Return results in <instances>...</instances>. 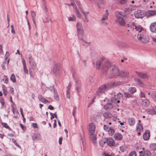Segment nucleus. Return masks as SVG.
Masks as SVG:
<instances>
[{
    "instance_id": "obj_55",
    "label": "nucleus",
    "mask_w": 156,
    "mask_h": 156,
    "mask_svg": "<svg viewBox=\"0 0 156 156\" xmlns=\"http://www.w3.org/2000/svg\"><path fill=\"white\" fill-rule=\"evenodd\" d=\"M76 107H75L73 110L72 114H73V116L74 117L75 116V114L76 112Z\"/></svg>"
},
{
    "instance_id": "obj_17",
    "label": "nucleus",
    "mask_w": 156,
    "mask_h": 156,
    "mask_svg": "<svg viewBox=\"0 0 156 156\" xmlns=\"http://www.w3.org/2000/svg\"><path fill=\"white\" fill-rule=\"evenodd\" d=\"M76 27L77 30V32H81L83 31L82 28V23L78 22L76 24Z\"/></svg>"
},
{
    "instance_id": "obj_16",
    "label": "nucleus",
    "mask_w": 156,
    "mask_h": 156,
    "mask_svg": "<svg viewBox=\"0 0 156 156\" xmlns=\"http://www.w3.org/2000/svg\"><path fill=\"white\" fill-rule=\"evenodd\" d=\"M114 138L119 140H122V136L120 133H115L114 135Z\"/></svg>"
},
{
    "instance_id": "obj_52",
    "label": "nucleus",
    "mask_w": 156,
    "mask_h": 156,
    "mask_svg": "<svg viewBox=\"0 0 156 156\" xmlns=\"http://www.w3.org/2000/svg\"><path fill=\"white\" fill-rule=\"evenodd\" d=\"M81 11V12L83 13L84 17H85V16H86V17H87V15L89 13V12H83V9H82V11Z\"/></svg>"
},
{
    "instance_id": "obj_50",
    "label": "nucleus",
    "mask_w": 156,
    "mask_h": 156,
    "mask_svg": "<svg viewBox=\"0 0 156 156\" xmlns=\"http://www.w3.org/2000/svg\"><path fill=\"white\" fill-rule=\"evenodd\" d=\"M127 1L128 0H120L119 3L121 4H125L127 3Z\"/></svg>"
},
{
    "instance_id": "obj_60",
    "label": "nucleus",
    "mask_w": 156,
    "mask_h": 156,
    "mask_svg": "<svg viewBox=\"0 0 156 156\" xmlns=\"http://www.w3.org/2000/svg\"><path fill=\"white\" fill-rule=\"evenodd\" d=\"M3 94L5 95H6V94L7 93V91L5 90V89H4L2 90Z\"/></svg>"
},
{
    "instance_id": "obj_28",
    "label": "nucleus",
    "mask_w": 156,
    "mask_h": 156,
    "mask_svg": "<svg viewBox=\"0 0 156 156\" xmlns=\"http://www.w3.org/2000/svg\"><path fill=\"white\" fill-rule=\"evenodd\" d=\"M75 2H76L77 5L79 9L82 11V5L81 4L79 0H74Z\"/></svg>"
},
{
    "instance_id": "obj_12",
    "label": "nucleus",
    "mask_w": 156,
    "mask_h": 156,
    "mask_svg": "<svg viewBox=\"0 0 156 156\" xmlns=\"http://www.w3.org/2000/svg\"><path fill=\"white\" fill-rule=\"evenodd\" d=\"M150 136V131L149 130H146L143 135V138L145 140H148Z\"/></svg>"
},
{
    "instance_id": "obj_63",
    "label": "nucleus",
    "mask_w": 156,
    "mask_h": 156,
    "mask_svg": "<svg viewBox=\"0 0 156 156\" xmlns=\"http://www.w3.org/2000/svg\"><path fill=\"white\" fill-rule=\"evenodd\" d=\"M62 137H60L59 139V140H58V142H59V144H62Z\"/></svg>"
},
{
    "instance_id": "obj_15",
    "label": "nucleus",
    "mask_w": 156,
    "mask_h": 156,
    "mask_svg": "<svg viewBox=\"0 0 156 156\" xmlns=\"http://www.w3.org/2000/svg\"><path fill=\"white\" fill-rule=\"evenodd\" d=\"M139 153L142 154L143 156H150L151 153L148 150H146L143 151H140Z\"/></svg>"
},
{
    "instance_id": "obj_1",
    "label": "nucleus",
    "mask_w": 156,
    "mask_h": 156,
    "mask_svg": "<svg viewBox=\"0 0 156 156\" xmlns=\"http://www.w3.org/2000/svg\"><path fill=\"white\" fill-rule=\"evenodd\" d=\"M96 65L98 69H101L105 71H107L108 69H110L111 70L110 71V78L120 75V72L118 67L114 65H111L110 62L108 61L102 60L101 62L100 60H98L96 62Z\"/></svg>"
},
{
    "instance_id": "obj_5",
    "label": "nucleus",
    "mask_w": 156,
    "mask_h": 156,
    "mask_svg": "<svg viewBox=\"0 0 156 156\" xmlns=\"http://www.w3.org/2000/svg\"><path fill=\"white\" fill-rule=\"evenodd\" d=\"M29 60L30 65L31 68L33 70L36 69L37 65L34 58L31 55L29 56Z\"/></svg>"
},
{
    "instance_id": "obj_36",
    "label": "nucleus",
    "mask_w": 156,
    "mask_h": 156,
    "mask_svg": "<svg viewBox=\"0 0 156 156\" xmlns=\"http://www.w3.org/2000/svg\"><path fill=\"white\" fill-rule=\"evenodd\" d=\"M114 97H115L117 99H119L122 97V94L120 93H119L116 94H115Z\"/></svg>"
},
{
    "instance_id": "obj_27",
    "label": "nucleus",
    "mask_w": 156,
    "mask_h": 156,
    "mask_svg": "<svg viewBox=\"0 0 156 156\" xmlns=\"http://www.w3.org/2000/svg\"><path fill=\"white\" fill-rule=\"evenodd\" d=\"M136 89L135 87H130L128 89V91L133 94L136 92Z\"/></svg>"
},
{
    "instance_id": "obj_61",
    "label": "nucleus",
    "mask_w": 156,
    "mask_h": 156,
    "mask_svg": "<svg viewBox=\"0 0 156 156\" xmlns=\"http://www.w3.org/2000/svg\"><path fill=\"white\" fill-rule=\"evenodd\" d=\"M93 81H94V79L92 77L90 78V80H89V83L90 84L92 83Z\"/></svg>"
},
{
    "instance_id": "obj_23",
    "label": "nucleus",
    "mask_w": 156,
    "mask_h": 156,
    "mask_svg": "<svg viewBox=\"0 0 156 156\" xmlns=\"http://www.w3.org/2000/svg\"><path fill=\"white\" fill-rule=\"evenodd\" d=\"M90 140L94 143H96V137L95 135L93 133L92 134H90Z\"/></svg>"
},
{
    "instance_id": "obj_26",
    "label": "nucleus",
    "mask_w": 156,
    "mask_h": 156,
    "mask_svg": "<svg viewBox=\"0 0 156 156\" xmlns=\"http://www.w3.org/2000/svg\"><path fill=\"white\" fill-rule=\"evenodd\" d=\"M143 105L147 107L149 105L150 102L147 99H144L142 101Z\"/></svg>"
},
{
    "instance_id": "obj_31",
    "label": "nucleus",
    "mask_w": 156,
    "mask_h": 156,
    "mask_svg": "<svg viewBox=\"0 0 156 156\" xmlns=\"http://www.w3.org/2000/svg\"><path fill=\"white\" fill-rule=\"evenodd\" d=\"M120 75L124 77H127L129 75V73L126 71L122 72L120 73Z\"/></svg>"
},
{
    "instance_id": "obj_49",
    "label": "nucleus",
    "mask_w": 156,
    "mask_h": 156,
    "mask_svg": "<svg viewBox=\"0 0 156 156\" xmlns=\"http://www.w3.org/2000/svg\"><path fill=\"white\" fill-rule=\"evenodd\" d=\"M54 92L55 93V98L56 100H59V97L58 95L57 94L55 93V90H54Z\"/></svg>"
},
{
    "instance_id": "obj_8",
    "label": "nucleus",
    "mask_w": 156,
    "mask_h": 156,
    "mask_svg": "<svg viewBox=\"0 0 156 156\" xmlns=\"http://www.w3.org/2000/svg\"><path fill=\"white\" fill-rule=\"evenodd\" d=\"M106 143L109 146H113L115 145V142L113 138H107L106 140Z\"/></svg>"
},
{
    "instance_id": "obj_33",
    "label": "nucleus",
    "mask_w": 156,
    "mask_h": 156,
    "mask_svg": "<svg viewBox=\"0 0 156 156\" xmlns=\"http://www.w3.org/2000/svg\"><path fill=\"white\" fill-rule=\"evenodd\" d=\"M136 129L138 131H141L143 130V127L142 125L140 123H138L136 126Z\"/></svg>"
},
{
    "instance_id": "obj_4",
    "label": "nucleus",
    "mask_w": 156,
    "mask_h": 156,
    "mask_svg": "<svg viewBox=\"0 0 156 156\" xmlns=\"http://www.w3.org/2000/svg\"><path fill=\"white\" fill-rule=\"evenodd\" d=\"M107 88L105 85H103L99 87L97 91L96 95L98 96H100L105 93L106 91Z\"/></svg>"
},
{
    "instance_id": "obj_46",
    "label": "nucleus",
    "mask_w": 156,
    "mask_h": 156,
    "mask_svg": "<svg viewBox=\"0 0 156 156\" xmlns=\"http://www.w3.org/2000/svg\"><path fill=\"white\" fill-rule=\"evenodd\" d=\"M120 149L121 151L123 152L124 151L126 150V147L124 146H122L120 147Z\"/></svg>"
},
{
    "instance_id": "obj_2",
    "label": "nucleus",
    "mask_w": 156,
    "mask_h": 156,
    "mask_svg": "<svg viewBox=\"0 0 156 156\" xmlns=\"http://www.w3.org/2000/svg\"><path fill=\"white\" fill-rule=\"evenodd\" d=\"M134 31H137L138 34L137 35H135L133 39L136 40H139L141 42L145 44L148 43L149 41V36L144 32L143 28L140 26H133Z\"/></svg>"
},
{
    "instance_id": "obj_41",
    "label": "nucleus",
    "mask_w": 156,
    "mask_h": 156,
    "mask_svg": "<svg viewBox=\"0 0 156 156\" xmlns=\"http://www.w3.org/2000/svg\"><path fill=\"white\" fill-rule=\"evenodd\" d=\"M124 95L125 97L126 98H129L132 97V96L129 93L127 92H125L124 93Z\"/></svg>"
},
{
    "instance_id": "obj_39",
    "label": "nucleus",
    "mask_w": 156,
    "mask_h": 156,
    "mask_svg": "<svg viewBox=\"0 0 156 156\" xmlns=\"http://www.w3.org/2000/svg\"><path fill=\"white\" fill-rule=\"evenodd\" d=\"M2 125L4 127L9 129L11 130V129L9 126L6 123H2Z\"/></svg>"
},
{
    "instance_id": "obj_40",
    "label": "nucleus",
    "mask_w": 156,
    "mask_h": 156,
    "mask_svg": "<svg viewBox=\"0 0 156 156\" xmlns=\"http://www.w3.org/2000/svg\"><path fill=\"white\" fill-rule=\"evenodd\" d=\"M108 130L109 134L111 135H113L115 133L114 130L112 129H109Z\"/></svg>"
},
{
    "instance_id": "obj_37",
    "label": "nucleus",
    "mask_w": 156,
    "mask_h": 156,
    "mask_svg": "<svg viewBox=\"0 0 156 156\" xmlns=\"http://www.w3.org/2000/svg\"><path fill=\"white\" fill-rule=\"evenodd\" d=\"M147 113L149 114L153 115L155 114L154 108H153L152 109H150L147 111Z\"/></svg>"
},
{
    "instance_id": "obj_57",
    "label": "nucleus",
    "mask_w": 156,
    "mask_h": 156,
    "mask_svg": "<svg viewBox=\"0 0 156 156\" xmlns=\"http://www.w3.org/2000/svg\"><path fill=\"white\" fill-rule=\"evenodd\" d=\"M71 87V85L70 83H69L68 86L67 87V91H69Z\"/></svg>"
},
{
    "instance_id": "obj_19",
    "label": "nucleus",
    "mask_w": 156,
    "mask_h": 156,
    "mask_svg": "<svg viewBox=\"0 0 156 156\" xmlns=\"http://www.w3.org/2000/svg\"><path fill=\"white\" fill-rule=\"evenodd\" d=\"M75 82L76 83V88L77 91L79 92L80 91V82L78 79L75 80Z\"/></svg>"
},
{
    "instance_id": "obj_3",
    "label": "nucleus",
    "mask_w": 156,
    "mask_h": 156,
    "mask_svg": "<svg viewBox=\"0 0 156 156\" xmlns=\"http://www.w3.org/2000/svg\"><path fill=\"white\" fill-rule=\"evenodd\" d=\"M117 21L119 24L121 26H124L126 24L125 21L126 18V15L123 12H119L117 16Z\"/></svg>"
},
{
    "instance_id": "obj_43",
    "label": "nucleus",
    "mask_w": 156,
    "mask_h": 156,
    "mask_svg": "<svg viewBox=\"0 0 156 156\" xmlns=\"http://www.w3.org/2000/svg\"><path fill=\"white\" fill-rule=\"evenodd\" d=\"M128 156H136V154L135 151H133L130 152Z\"/></svg>"
},
{
    "instance_id": "obj_42",
    "label": "nucleus",
    "mask_w": 156,
    "mask_h": 156,
    "mask_svg": "<svg viewBox=\"0 0 156 156\" xmlns=\"http://www.w3.org/2000/svg\"><path fill=\"white\" fill-rule=\"evenodd\" d=\"M121 84V82H115L112 83V85L114 86H116Z\"/></svg>"
},
{
    "instance_id": "obj_9",
    "label": "nucleus",
    "mask_w": 156,
    "mask_h": 156,
    "mask_svg": "<svg viewBox=\"0 0 156 156\" xmlns=\"http://www.w3.org/2000/svg\"><path fill=\"white\" fill-rule=\"evenodd\" d=\"M112 103L113 102L111 101V102L106 104L104 106V108L108 111L111 109L113 107V105Z\"/></svg>"
},
{
    "instance_id": "obj_30",
    "label": "nucleus",
    "mask_w": 156,
    "mask_h": 156,
    "mask_svg": "<svg viewBox=\"0 0 156 156\" xmlns=\"http://www.w3.org/2000/svg\"><path fill=\"white\" fill-rule=\"evenodd\" d=\"M81 43L82 45L85 47H87L89 46L90 45V42H87L85 41L84 40L82 41H81Z\"/></svg>"
},
{
    "instance_id": "obj_47",
    "label": "nucleus",
    "mask_w": 156,
    "mask_h": 156,
    "mask_svg": "<svg viewBox=\"0 0 156 156\" xmlns=\"http://www.w3.org/2000/svg\"><path fill=\"white\" fill-rule=\"evenodd\" d=\"M12 141L15 144V145L19 148H20V147L18 143L16 142V140L15 139H12Z\"/></svg>"
},
{
    "instance_id": "obj_24",
    "label": "nucleus",
    "mask_w": 156,
    "mask_h": 156,
    "mask_svg": "<svg viewBox=\"0 0 156 156\" xmlns=\"http://www.w3.org/2000/svg\"><path fill=\"white\" fill-rule=\"evenodd\" d=\"M32 138L34 140H40L41 139V135L39 134H34Z\"/></svg>"
},
{
    "instance_id": "obj_56",
    "label": "nucleus",
    "mask_w": 156,
    "mask_h": 156,
    "mask_svg": "<svg viewBox=\"0 0 156 156\" xmlns=\"http://www.w3.org/2000/svg\"><path fill=\"white\" fill-rule=\"evenodd\" d=\"M72 6H73V8L75 9V12L79 10L76 4H74L73 5H72Z\"/></svg>"
},
{
    "instance_id": "obj_34",
    "label": "nucleus",
    "mask_w": 156,
    "mask_h": 156,
    "mask_svg": "<svg viewBox=\"0 0 156 156\" xmlns=\"http://www.w3.org/2000/svg\"><path fill=\"white\" fill-rule=\"evenodd\" d=\"M111 101L113 103H116V102H117V103H119L120 102L119 100L118 99H117L115 97H112L111 98Z\"/></svg>"
},
{
    "instance_id": "obj_10",
    "label": "nucleus",
    "mask_w": 156,
    "mask_h": 156,
    "mask_svg": "<svg viewBox=\"0 0 156 156\" xmlns=\"http://www.w3.org/2000/svg\"><path fill=\"white\" fill-rule=\"evenodd\" d=\"M108 15V10H106V13L103 15L102 18L101 19V21L105 25H107V23L104 21L107 20Z\"/></svg>"
},
{
    "instance_id": "obj_64",
    "label": "nucleus",
    "mask_w": 156,
    "mask_h": 156,
    "mask_svg": "<svg viewBox=\"0 0 156 156\" xmlns=\"http://www.w3.org/2000/svg\"><path fill=\"white\" fill-rule=\"evenodd\" d=\"M104 129L106 131H108V126L106 125H104Z\"/></svg>"
},
{
    "instance_id": "obj_51",
    "label": "nucleus",
    "mask_w": 156,
    "mask_h": 156,
    "mask_svg": "<svg viewBox=\"0 0 156 156\" xmlns=\"http://www.w3.org/2000/svg\"><path fill=\"white\" fill-rule=\"evenodd\" d=\"M140 96L141 98H145V95L144 93L143 92L140 91Z\"/></svg>"
},
{
    "instance_id": "obj_7",
    "label": "nucleus",
    "mask_w": 156,
    "mask_h": 156,
    "mask_svg": "<svg viewBox=\"0 0 156 156\" xmlns=\"http://www.w3.org/2000/svg\"><path fill=\"white\" fill-rule=\"evenodd\" d=\"M95 129V124L93 123H90L89 124L88 130L90 134H92L94 133Z\"/></svg>"
},
{
    "instance_id": "obj_21",
    "label": "nucleus",
    "mask_w": 156,
    "mask_h": 156,
    "mask_svg": "<svg viewBox=\"0 0 156 156\" xmlns=\"http://www.w3.org/2000/svg\"><path fill=\"white\" fill-rule=\"evenodd\" d=\"M22 61L23 65V70L24 73H28V70L27 68L26 63L24 59H22Z\"/></svg>"
},
{
    "instance_id": "obj_13",
    "label": "nucleus",
    "mask_w": 156,
    "mask_h": 156,
    "mask_svg": "<svg viewBox=\"0 0 156 156\" xmlns=\"http://www.w3.org/2000/svg\"><path fill=\"white\" fill-rule=\"evenodd\" d=\"M136 73L137 74L138 76L141 78L146 79L148 77V76L146 73H144L141 72H139L136 71Z\"/></svg>"
},
{
    "instance_id": "obj_62",
    "label": "nucleus",
    "mask_w": 156,
    "mask_h": 156,
    "mask_svg": "<svg viewBox=\"0 0 156 156\" xmlns=\"http://www.w3.org/2000/svg\"><path fill=\"white\" fill-rule=\"evenodd\" d=\"M48 108L51 110H53L54 109V108L52 105H50L48 107Z\"/></svg>"
},
{
    "instance_id": "obj_48",
    "label": "nucleus",
    "mask_w": 156,
    "mask_h": 156,
    "mask_svg": "<svg viewBox=\"0 0 156 156\" xmlns=\"http://www.w3.org/2000/svg\"><path fill=\"white\" fill-rule=\"evenodd\" d=\"M76 14L79 18H80L81 17V15L79 11L78 10L77 11H76Z\"/></svg>"
},
{
    "instance_id": "obj_25",
    "label": "nucleus",
    "mask_w": 156,
    "mask_h": 156,
    "mask_svg": "<svg viewBox=\"0 0 156 156\" xmlns=\"http://www.w3.org/2000/svg\"><path fill=\"white\" fill-rule=\"evenodd\" d=\"M31 16L32 18V20L33 22V23L34 25H35L36 27H37L35 23V17L36 16V14L35 12L34 11H31Z\"/></svg>"
},
{
    "instance_id": "obj_11",
    "label": "nucleus",
    "mask_w": 156,
    "mask_h": 156,
    "mask_svg": "<svg viewBox=\"0 0 156 156\" xmlns=\"http://www.w3.org/2000/svg\"><path fill=\"white\" fill-rule=\"evenodd\" d=\"M150 31L154 33H156V22L152 23L150 26Z\"/></svg>"
},
{
    "instance_id": "obj_58",
    "label": "nucleus",
    "mask_w": 156,
    "mask_h": 156,
    "mask_svg": "<svg viewBox=\"0 0 156 156\" xmlns=\"http://www.w3.org/2000/svg\"><path fill=\"white\" fill-rule=\"evenodd\" d=\"M2 80L4 81L5 83H8V80L7 78H5V79H3Z\"/></svg>"
},
{
    "instance_id": "obj_59",
    "label": "nucleus",
    "mask_w": 156,
    "mask_h": 156,
    "mask_svg": "<svg viewBox=\"0 0 156 156\" xmlns=\"http://www.w3.org/2000/svg\"><path fill=\"white\" fill-rule=\"evenodd\" d=\"M5 62H3V64L1 65V67L3 70H5Z\"/></svg>"
},
{
    "instance_id": "obj_14",
    "label": "nucleus",
    "mask_w": 156,
    "mask_h": 156,
    "mask_svg": "<svg viewBox=\"0 0 156 156\" xmlns=\"http://www.w3.org/2000/svg\"><path fill=\"white\" fill-rule=\"evenodd\" d=\"M43 7H44V9H45V12L46 13V14H47V16L46 17V19L47 20L45 21L43 20L44 23H48L49 22L50 20H51V22H52V21H51V20H50L49 18V16H48V14L47 13V9L46 6L44 4H43Z\"/></svg>"
},
{
    "instance_id": "obj_18",
    "label": "nucleus",
    "mask_w": 156,
    "mask_h": 156,
    "mask_svg": "<svg viewBox=\"0 0 156 156\" xmlns=\"http://www.w3.org/2000/svg\"><path fill=\"white\" fill-rule=\"evenodd\" d=\"M129 124L130 126L133 125L135 123V119L133 117L129 118L128 121Z\"/></svg>"
},
{
    "instance_id": "obj_22",
    "label": "nucleus",
    "mask_w": 156,
    "mask_h": 156,
    "mask_svg": "<svg viewBox=\"0 0 156 156\" xmlns=\"http://www.w3.org/2000/svg\"><path fill=\"white\" fill-rule=\"evenodd\" d=\"M78 36L79 39L81 41H82L83 39V31L81 32H78Z\"/></svg>"
},
{
    "instance_id": "obj_38",
    "label": "nucleus",
    "mask_w": 156,
    "mask_h": 156,
    "mask_svg": "<svg viewBox=\"0 0 156 156\" xmlns=\"http://www.w3.org/2000/svg\"><path fill=\"white\" fill-rule=\"evenodd\" d=\"M10 80L13 83H15L16 82L15 76L14 74H12L11 75L10 77Z\"/></svg>"
},
{
    "instance_id": "obj_35",
    "label": "nucleus",
    "mask_w": 156,
    "mask_h": 156,
    "mask_svg": "<svg viewBox=\"0 0 156 156\" xmlns=\"http://www.w3.org/2000/svg\"><path fill=\"white\" fill-rule=\"evenodd\" d=\"M38 97L40 100L43 102H44L45 101H47V100L44 98L41 95H39Z\"/></svg>"
},
{
    "instance_id": "obj_29",
    "label": "nucleus",
    "mask_w": 156,
    "mask_h": 156,
    "mask_svg": "<svg viewBox=\"0 0 156 156\" xmlns=\"http://www.w3.org/2000/svg\"><path fill=\"white\" fill-rule=\"evenodd\" d=\"M103 116L105 118H111L112 116V115L108 112H106L103 113Z\"/></svg>"
},
{
    "instance_id": "obj_45",
    "label": "nucleus",
    "mask_w": 156,
    "mask_h": 156,
    "mask_svg": "<svg viewBox=\"0 0 156 156\" xmlns=\"http://www.w3.org/2000/svg\"><path fill=\"white\" fill-rule=\"evenodd\" d=\"M58 70V68L57 66H55L53 68V72L54 73H56Z\"/></svg>"
},
{
    "instance_id": "obj_6",
    "label": "nucleus",
    "mask_w": 156,
    "mask_h": 156,
    "mask_svg": "<svg viewBox=\"0 0 156 156\" xmlns=\"http://www.w3.org/2000/svg\"><path fill=\"white\" fill-rule=\"evenodd\" d=\"M134 15L136 18L142 19L144 16V13L143 11L139 10L135 12Z\"/></svg>"
},
{
    "instance_id": "obj_54",
    "label": "nucleus",
    "mask_w": 156,
    "mask_h": 156,
    "mask_svg": "<svg viewBox=\"0 0 156 156\" xmlns=\"http://www.w3.org/2000/svg\"><path fill=\"white\" fill-rule=\"evenodd\" d=\"M151 147H153V149H156V143L151 144Z\"/></svg>"
},
{
    "instance_id": "obj_32",
    "label": "nucleus",
    "mask_w": 156,
    "mask_h": 156,
    "mask_svg": "<svg viewBox=\"0 0 156 156\" xmlns=\"http://www.w3.org/2000/svg\"><path fill=\"white\" fill-rule=\"evenodd\" d=\"M147 13L149 16H152L156 15V10L149 11Z\"/></svg>"
},
{
    "instance_id": "obj_53",
    "label": "nucleus",
    "mask_w": 156,
    "mask_h": 156,
    "mask_svg": "<svg viewBox=\"0 0 156 156\" xmlns=\"http://www.w3.org/2000/svg\"><path fill=\"white\" fill-rule=\"evenodd\" d=\"M66 97L67 98L70 99V95L69 91H66Z\"/></svg>"
},
{
    "instance_id": "obj_44",
    "label": "nucleus",
    "mask_w": 156,
    "mask_h": 156,
    "mask_svg": "<svg viewBox=\"0 0 156 156\" xmlns=\"http://www.w3.org/2000/svg\"><path fill=\"white\" fill-rule=\"evenodd\" d=\"M71 71L72 73H73V76L74 77V73H75V69L74 68L73 66H71Z\"/></svg>"
},
{
    "instance_id": "obj_20",
    "label": "nucleus",
    "mask_w": 156,
    "mask_h": 156,
    "mask_svg": "<svg viewBox=\"0 0 156 156\" xmlns=\"http://www.w3.org/2000/svg\"><path fill=\"white\" fill-rule=\"evenodd\" d=\"M134 80L135 82H136L137 84L138 85H139L141 87H144V85L143 84V83L138 78H134Z\"/></svg>"
}]
</instances>
